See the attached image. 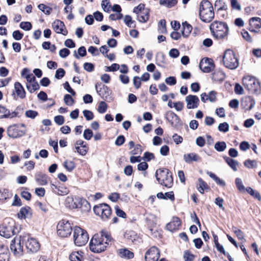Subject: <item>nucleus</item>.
<instances>
[{"label": "nucleus", "instance_id": "obj_53", "mask_svg": "<svg viewBox=\"0 0 261 261\" xmlns=\"http://www.w3.org/2000/svg\"><path fill=\"white\" fill-rule=\"evenodd\" d=\"M218 6H220V7L218 8V10H226L227 9V6L223 2L222 0H216L215 3V7H216Z\"/></svg>", "mask_w": 261, "mask_h": 261}, {"label": "nucleus", "instance_id": "obj_8", "mask_svg": "<svg viewBox=\"0 0 261 261\" xmlns=\"http://www.w3.org/2000/svg\"><path fill=\"white\" fill-rule=\"evenodd\" d=\"M89 240L87 232L80 227H75L73 232V240L75 245L83 246Z\"/></svg>", "mask_w": 261, "mask_h": 261}, {"label": "nucleus", "instance_id": "obj_60", "mask_svg": "<svg viewBox=\"0 0 261 261\" xmlns=\"http://www.w3.org/2000/svg\"><path fill=\"white\" fill-rule=\"evenodd\" d=\"M35 205L38 207L42 212L44 213H46L48 211V208H47L46 205L45 204L42 203L41 202L37 201L35 203Z\"/></svg>", "mask_w": 261, "mask_h": 261}, {"label": "nucleus", "instance_id": "obj_19", "mask_svg": "<svg viewBox=\"0 0 261 261\" xmlns=\"http://www.w3.org/2000/svg\"><path fill=\"white\" fill-rule=\"evenodd\" d=\"M14 90L12 94L14 97H15V94L20 99H23L25 97L26 93L22 86L19 82H15L14 86Z\"/></svg>", "mask_w": 261, "mask_h": 261}, {"label": "nucleus", "instance_id": "obj_18", "mask_svg": "<svg viewBox=\"0 0 261 261\" xmlns=\"http://www.w3.org/2000/svg\"><path fill=\"white\" fill-rule=\"evenodd\" d=\"M25 246L27 249L31 252H36L40 248L39 242L34 238L28 239Z\"/></svg>", "mask_w": 261, "mask_h": 261}, {"label": "nucleus", "instance_id": "obj_15", "mask_svg": "<svg viewBox=\"0 0 261 261\" xmlns=\"http://www.w3.org/2000/svg\"><path fill=\"white\" fill-rule=\"evenodd\" d=\"M187 108L188 109H194L198 108L199 103V98L193 95H189L185 98Z\"/></svg>", "mask_w": 261, "mask_h": 261}, {"label": "nucleus", "instance_id": "obj_61", "mask_svg": "<svg viewBox=\"0 0 261 261\" xmlns=\"http://www.w3.org/2000/svg\"><path fill=\"white\" fill-rule=\"evenodd\" d=\"M165 82L169 85L173 86L176 84V80L174 76H169L166 79Z\"/></svg>", "mask_w": 261, "mask_h": 261}, {"label": "nucleus", "instance_id": "obj_54", "mask_svg": "<svg viewBox=\"0 0 261 261\" xmlns=\"http://www.w3.org/2000/svg\"><path fill=\"white\" fill-rule=\"evenodd\" d=\"M83 113L87 120L89 121L93 119L94 115L93 113L91 111L85 110L83 111Z\"/></svg>", "mask_w": 261, "mask_h": 261}, {"label": "nucleus", "instance_id": "obj_20", "mask_svg": "<svg viewBox=\"0 0 261 261\" xmlns=\"http://www.w3.org/2000/svg\"><path fill=\"white\" fill-rule=\"evenodd\" d=\"M32 215V210L29 206L21 207L17 214L18 217L21 219L31 218Z\"/></svg>", "mask_w": 261, "mask_h": 261}, {"label": "nucleus", "instance_id": "obj_45", "mask_svg": "<svg viewBox=\"0 0 261 261\" xmlns=\"http://www.w3.org/2000/svg\"><path fill=\"white\" fill-rule=\"evenodd\" d=\"M257 162L255 160H247L244 162V165L248 168H253L257 166Z\"/></svg>", "mask_w": 261, "mask_h": 261}, {"label": "nucleus", "instance_id": "obj_46", "mask_svg": "<svg viewBox=\"0 0 261 261\" xmlns=\"http://www.w3.org/2000/svg\"><path fill=\"white\" fill-rule=\"evenodd\" d=\"M232 230L239 240H242L244 239V233L241 230L237 228V227H233Z\"/></svg>", "mask_w": 261, "mask_h": 261}, {"label": "nucleus", "instance_id": "obj_1", "mask_svg": "<svg viewBox=\"0 0 261 261\" xmlns=\"http://www.w3.org/2000/svg\"><path fill=\"white\" fill-rule=\"evenodd\" d=\"M112 241L110 234L105 231L95 234L90 242V249L95 253H100L105 251Z\"/></svg>", "mask_w": 261, "mask_h": 261}, {"label": "nucleus", "instance_id": "obj_34", "mask_svg": "<svg viewBox=\"0 0 261 261\" xmlns=\"http://www.w3.org/2000/svg\"><path fill=\"white\" fill-rule=\"evenodd\" d=\"M208 186L207 184L203 181L201 178H198V185L197 186V189L198 191L203 194L204 193V189H208Z\"/></svg>", "mask_w": 261, "mask_h": 261}, {"label": "nucleus", "instance_id": "obj_30", "mask_svg": "<svg viewBox=\"0 0 261 261\" xmlns=\"http://www.w3.org/2000/svg\"><path fill=\"white\" fill-rule=\"evenodd\" d=\"M137 14L138 20L140 22H145L148 20L149 14L148 9H143L142 11L140 12Z\"/></svg>", "mask_w": 261, "mask_h": 261}, {"label": "nucleus", "instance_id": "obj_38", "mask_svg": "<svg viewBox=\"0 0 261 261\" xmlns=\"http://www.w3.org/2000/svg\"><path fill=\"white\" fill-rule=\"evenodd\" d=\"M38 8L46 15H49L53 10L51 8L43 4H39L38 6Z\"/></svg>", "mask_w": 261, "mask_h": 261}, {"label": "nucleus", "instance_id": "obj_21", "mask_svg": "<svg viewBox=\"0 0 261 261\" xmlns=\"http://www.w3.org/2000/svg\"><path fill=\"white\" fill-rule=\"evenodd\" d=\"M180 225V221L177 217H173L172 220L166 225V228L170 231L177 230Z\"/></svg>", "mask_w": 261, "mask_h": 261}, {"label": "nucleus", "instance_id": "obj_58", "mask_svg": "<svg viewBox=\"0 0 261 261\" xmlns=\"http://www.w3.org/2000/svg\"><path fill=\"white\" fill-rule=\"evenodd\" d=\"M93 136V132L90 129H86L85 130L83 134L84 138L87 140L91 139Z\"/></svg>", "mask_w": 261, "mask_h": 261}, {"label": "nucleus", "instance_id": "obj_37", "mask_svg": "<svg viewBox=\"0 0 261 261\" xmlns=\"http://www.w3.org/2000/svg\"><path fill=\"white\" fill-rule=\"evenodd\" d=\"M215 149L219 152H222L226 148V144L224 141L217 142L214 146Z\"/></svg>", "mask_w": 261, "mask_h": 261}, {"label": "nucleus", "instance_id": "obj_47", "mask_svg": "<svg viewBox=\"0 0 261 261\" xmlns=\"http://www.w3.org/2000/svg\"><path fill=\"white\" fill-rule=\"evenodd\" d=\"M218 128L220 132L226 133L229 130V124L227 122L220 123Z\"/></svg>", "mask_w": 261, "mask_h": 261}, {"label": "nucleus", "instance_id": "obj_39", "mask_svg": "<svg viewBox=\"0 0 261 261\" xmlns=\"http://www.w3.org/2000/svg\"><path fill=\"white\" fill-rule=\"evenodd\" d=\"M177 0H160V3L168 8H171L175 5L177 3Z\"/></svg>", "mask_w": 261, "mask_h": 261}, {"label": "nucleus", "instance_id": "obj_28", "mask_svg": "<svg viewBox=\"0 0 261 261\" xmlns=\"http://www.w3.org/2000/svg\"><path fill=\"white\" fill-rule=\"evenodd\" d=\"M0 113L3 114L1 116V118H13L16 116L17 113L15 112L10 113L9 110L7 109L5 107L0 105Z\"/></svg>", "mask_w": 261, "mask_h": 261}, {"label": "nucleus", "instance_id": "obj_16", "mask_svg": "<svg viewBox=\"0 0 261 261\" xmlns=\"http://www.w3.org/2000/svg\"><path fill=\"white\" fill-rule=\"evenodd\" d=\"M249 28L250 32L258 33L261 28V18L259 17H252L249 20Z\"/></svg>", "mask_w": 261, "mask_h": 261}, {"label": "nucleus", "instance_id": "obj_50", "mask_svg": "<svg viewBox=\"0 0 261 261\" xmlns=\"http://www.w3.org/2000/svg\"><path fill=\"white\" fill-rule=\"evenodd\" d=\"M230 4L233 9L237 11L241 10V4L238 2V0H230Z\"/></svg>", "mask_w": 261, "mask_h": 261}, {"label": "nucleus", "instance_id": "obj_17", "mask_svg": "<svg viewBox=\"0 0 261 261\" xmlns=\"http://www.w3.org/2000/svg\"><path fill=\"white\" fill-rule=\"evenodd\" d=\"M53 30L58 34H62L63 35L67 34V31L65 28L64 23L60 20H56L52 24Z\"/></svg>", "mask_w": 261, "mask_h": 261}, {"label": "nucleus", "instance_id": "obj_32", "mask_svg": "<svg viewBox=\"0 0 261 261\" xmlns=\"http://www.w3.org/2000/svg\"><path fill=\"white\" fill-rule=\"evenodd\" d=\"M224 159L225 162L234 171H237L238 170V167L239 163L237 161L229 157H224Z\"/></svg>", "mask_w": 261, "mask_h": 261}, {"label": "nucleus", "instance_id": "obj_11", "mask_svg": "<svg viewBox=\"0 0 261 261\" xmlns=\"http://www.w3.org/2000/svg\"><path fill=\"white\" fill-rule=\"evenodd\" d=\"M10 249L17 257L23 254V245H21V237H16L14 238L10 244Z\"/></svg>", "mask_w": 261, "mask_h": 261}, {"label": "nucleus", "instance_id": "obj_10", "mask_svg": "<svg viewBox=\"0 0 261 261\" xmlns=\"http://www.w3.org/2000/svg\"><path fill=\"white\" fill-rule=\"evenodd\" d=\"M57 229L58 234L63 238L68 237L72 232L70 223L65 220H62L59 222Z\"/></svg>", "mask_w": 261, "mask_h": 261}, {"label": "nucleus", "instance_id": "obj_23", "mask_svg": "<svg viewBox=\"0 0 261 261\" xmlns=\"http://www.w3.org/2000/svg\"><path fill=\"white\" fill-rule=\"evenodd\" d=\"M117 253L119 257L124 259H132L134 256V254L127 248H121L117 250Z\"/></svg>", "mask_w": 261, "mask_h": 261}, {"label": "nucleus", "instance_id": "obj_44", "mask_svg": "<svg viewBox=\"0 0 261 261\" xmlns=\"http://www.w3.org/2000/svg\"><path fill=\"white\" fill-rule=\"evenodd\" d=\"M124 22L126 25L129 27H134L135 21L132 20V17L129 15H126L123 18Z\"/></svg>", "mask_w": 261, "mask_h": 261}, {"label": "nucleus", "instance_id": "obj_12", "mask_svg": "<svg viewBox=\"0 0 261 261\" xmlns=\"http://www.w3.org/2000/svg\"><path fill=\"white\" fill-rule=\"evenodd\" d=\"M7 133L8 136L12 138H20L25 134L24 130L20 129L19 126L16 124L9 126Z\"/></svg>", "mask_w": 261, "mask_h": 261}, {"label": "nucleus", "instance_id": "obj_26", "mask_svg": "<svg viewBox=\"0 0 261 261\" xmlns=\"http://www.w3.org/2000/svg\"><path fill=\"white\" fill-rule=\"evenodd\" d=\"M9 256L7 247L0 244V261H9Z\"/></svg>", "mask_w": 261, "mask_h": 261}, {"label": "nucleus", "instance_id": "obj_2", "mask_svg": "<svg viewBox=\"0 0 261 261\" xmlns=\"http://www.w3.org/2000/svg\"><path fill=\"white\" fill-rule=\"evenodd\" d=\"M210 30L213 36L216 39L223 40L227 39L229 29L225 23L215 21L211 24Z\"/></svg>", "mask_w": 261, "mask_h": 261}, {"label": "nucleus", "instance_id": "obj_35", "mask_svg": "<svg viewBox=\"0 0 261 261\" xmlns=\"http://www.w3.org/2000/svg\"><path fill=\"white\" fill-rule=\"evenodd\" d=\"M207 174L213 178L215 181L221 186L224 187L225 185V182L222 179L217 177L214 173L211 172H207Z\"/></svg>", "mask_w": 261, "mask_h": 261}, {"label": "nucleus", "instance_id": "obj_33", "mask_svg": "<svg viewBox=\"0 0 261 261\" xmlns=\"http://www.w3.org/2000/svg\"><path fill=\"white\" fill-rule=\"evenodd\" d=\"M182 35L184 37H187L191 32L192 27L186 21L182 23Z\"/></svg>", "mask_w": 261, "mask_h": 261}, {"label": "nucleus", "instance_id": "obj_22", "mask_svg": "<svg viewBox=\"0 0 261 261\" xmlns=\"http://www.w3.org/2000/svg\"><path fill=\"white\" fill-rule=\"evenodd\" d=\"M166 117L170 121L172 126H175L179 122V118L178 116L171 111L166 112Z\"/></svg>", "mask_w": 261, "mask_h": 261}, {"label": "nucleus", "instance_id": "obj_40", "mask_svg": "<svg viewBox=\"0 0 261 261\" xmlns=\"http://www.w3.org/2000/svg\"><path fill=\"white\" fill-rule=\"evenodd\" d=\"M69 259L71 261H81L83 256L79 252H74L70 255Z\"/></svg>", "mask_w": 261, "mask_h": 261}, {"label": "nucleus", "instance_id": "obj_59", "mask_svg": "<svg viewBox=\"0 0 261 261\" xmlns=\"http://www.w3.org/2000/svg\"><path fill=\"white\" fill-rule=\"evenodd\" d=\"M12 36L16 40H20L22 38L23 34L19 31L17 30L13 32Z\"/></svg>", "mask_w": 261, "mask_h": 261}, {"label": "nucleus", "instance_id": "obj_13", "mask_svg": "<svg viewBox=\"0 0 261 261\" xmlns=\"http://www.w3.org/2000/svg\"><path fill=\"white\" fill-rule=\"evenodd\" d=\"M199 66L203 72L208 73L214 69L215 64L212 59L204 58L201 60Z\"/></svg>", "mask_w": 261, "mask_h": 261}, {"label": "nucleus", "instance_id": "obj_9", "mask_svg": "<svg viewBox=\"0 0 261 261\" xmlns=\"http://www.w3.org/2000/svg\"><path fill=\"white\" fill-rule=\"evenodd\" d=\"M93 211L96 215L99 216L104 221L108 220L112 214L110 206L106 203L95 205L93 207Z\"/></svg>", "mask_w": 261, "mask_h": 261}, {"label": "nucleus", "instance_id": "obj_48", "mask_svg": "<svg viewBox=\"0 0 261 261\" xmlns=\"http://www.w3.org/2000/svg\"><path fill=\"white\" fill-rule=\"evenodd\" d=\"M159 30L161 33H164L166 32L165 20L161 19L160 20L159 22Z\"/></svg>", "mask_w": 261, "mask_h": 261}, {"label": "nucleus", "instance_id": "obj_3", "mask_svg": "<svg viewBox=\"0 0 261 261\" xmlns=\"http://www.w3.org/2000/svg\"><path fill=\"white\" fill-rule=\"evenodd\" d=\"M214 12L212 4L207 0H203L199 5V16L204 22H210L214 17Z\"/></svg>", "mask_w": 261, "mask_h": 261}, {"label": "nucleus", "instance_id": "obj_5", "mask_svg": "<svg viewBox=\"0 0 261 261\" xmlns=\"http://www.w3.org/2000/svg\"><path fill=\"white\" fill-rule=\"evenodd\" d=\"M223 62L224 66L230 69H234L239 66L238 59L233 50L227 49L224 53Z\"/></svg>", "mask_w": 261, "mask_h": 261}, {"label": "nucleus", "instance_id": "obj_7", "mask_svg": "<svg viewBox=\"0 0 261 261\" xmlns=\"http://www.w3.org/2000/svg\"><path fill=\"white\" fill-rule=\"evenodd\" d=\"M242 82L244 87L250 93H257L260 91V83L255 77L247 75L244 77Z\"/></svg>", "mask_w": 261, "mask_h": 261}, {"label": "nucleus", "instance_id": "obj_4", "mask_svg": "<svg viewBox=\"0 0 261 261\" xmlns=\"http://www.w3.org/2000/svg\"><path fill=\"white\" fill-rule=\"evenodd\" d=\"M155 177L159 183L167 188H170L173 184L171 173L168 169H159L155 172Z\"/></svg>", "mask_w": 261, "mask_h": 261}, {"label": "nucleus", "instance_id": "obj_27", "mask_svg": "<svg viewBox=\"0 0 261 261\" xmlns=\"http://www.w3.org/2000/svg\"><path fill=\"white\" fill-rule=\"evenodd\" d=\"M47 176L41 172H38L35 174V180L40 185H45L47 184Z\"/></svg>", "mask_w": 261, "mask_h": 261}, {"label": "nucleus", "instance_id": "obj_51", "mask_svg": "<svg viewBox=\"0 0 261 261\" xmlns=\"http://www.w3.org/2000/svg\"><path fill=\"white\" fill-rule=\"evenodd\" d=\"M195 256L189 251L185 252L184 258L185 261H193Z\"/></svg>", "mask_w": 261, "mask_h": 261}, {"label": "nucleus", "instance_id": "obj_36", "mask_svg": "<svg viewBox=\"0 0 261 261\" xmlns=\"http://www.w3.org/2000/svg\"><path fill=\"white\" fill-rule=\"evenodd\" d=\"M26 87L31 93H33L39 89V85L37 81L30 84L27 83Z\"/></svg>", "mask_w": 261, "mask_h": 261}, {"label": "nucleus", "instance_id": "obj_6", "mask_svg": "<svg viewBox=\"0 0 261 261\" xmlns=\"http://www.w3.org/2000/svg\"><path fill=\"white\" fill-rule=\"evenodd\" d=\"M15 222L12 219H9L0 225V235L9 238L16 234L17 229L15 227Z\"/></svg>", "mask_w": 261, "mask_h": 261}, {"label": "nucleus", "instance_id": "obj_43", "mask_svg": "<svg viewBox=\"0 0 261 261\" xmlns=\"http://www.w3.org/2000/svg\"><path fill=\"white\" fill-rule=\"evenodd\" d=\"M108 105L105 101H100L98 106L97 111L99 113L102 114L106 112Z\"/></svg>", "mask_w": 261, "mask_h": 261}, {"label": "nucleus", "instance_id": "obj_63", "mask_svg": "<svg viewBox=\"0 0 261 261\" xmlns=\"http://www.w3.org/2000/svg\"><path fill=\"white\" fill-rule=\"evenodd\" d=\"M223 202H224V200L222 198L218 197L215 199V204L216 205H217L223 211H224L225 208L223 206Z\"/></svg>", "mask_w": 261, "mask_h": 261}, {"label": "nucleus", "instance_id": "obj_42", "mask_svg": "<svg viewBox=\"0 0 261 261\" xmlns=\"http://www.w3.org/2000/svg\"><path fill=\"white\" fill-rule=\"evenodd\" d=\"M10 194L9 193L8 190L5 189H0V200H6L9 198Z\"/></svg>", "mask_w": 261, "mask_h": 261}, {"label": "nucleus", "instance_id": "obj_52", "mask_svg": "<svg viewBox=\"0 0 261 261\" xmlns=\"http://www.w3.org/2000/svg\"><path fill=\"white\" fill-rule=\"evenodd\" d=\"M101 7L106 12H109L111 10V5L109 0H103L101 3Z\"/></svg>", "mask_w": 261, "mask_h": 261}, {"label": "nucleus", "instance_id": "obj_31", "mask_svg": "<svg viewBox=\"0 0 261 261\" xmlns=\"http://www.w3.org/2000/svg\"><path fill=\"white\" fill-rule=\"evenodd\" d=\"M146 220L147 225L150 228V230L152 231V228L154 227L156 224V217L153 215H149L146 218Z\"/></svg>", "mask_w": 261, "mask_h": 261}, {"label": "nucleus", "instance_id": "obj_64", "mask_svg": "<svg viewBox=\"0 0 261 261\" xmlns=\"http://www.w3.org/2000/svg\"><path fill=\"white\" fill-rule=\"evenodd\" d=\"M70 54V51L69 49L65 48L61 49L59 51V56L63 58H65L67 57Z\"/></svg>", "mask_w": 261, "mask_h": 261}, {"label": "nucleus", "instance_id": "obj_57", "mask_svg": "<svg viewBox=\"0 0 261 261\" xmlns=\"http://www.w3.org/2000/svg\"><path fill=\"white\" fill-rule=\"evenodd\" d=\"M65 71L63 68H59L56 70L55 77L57 79H62L65 75Z\"/></svg>", "mask_w": 261, "mask_h": 261}, {"label": "nucleus", "instance_id": "obj_55", "mask_svg": "<svg viewBox=\"0 0 261 261\" xmlns=\"http://www.w3.org/2000/svg\"><path fill=\"white\" fill-rule=\"evenodd\" d=\"M236 185L237 187L240 191H244L245 190V187L244 186L241 179L237 178L236 179Z\"/></svg>", "mask_w": 261, "mask_h": 261}, {"label": "nucleus", "instance_id": "obj_49", "mask_svg": "<svg viewBox=\"0 0 261 261\" xmlns=\"http://www.w3.org/2000/svg\"><path fill=\"white\" fill-rule=\"evenodd\" d=\"M20 28L25 31H29L32 29V25L30 22H21L20 23Z\"/></svg>", "mask_w": 261, "mask_h": 261}, {"label": "nucleus", "instance_id": "obj_25", "mask_svg": "<svg viewBox=\"0 0 261 261\" xmlns=\"http://www.w3.org/2000/svg\"><path fill=\"white\" fill-rule=\"evenodd\" d=\"M184 159L187 163L189 164L191 163L193 161L198 162L201 160L200 157L198 154L194 153L185 154L184 155Z\"/></svg>", "mask_w": 261, "mask_h": 261}, {"label": "nucleus", "instance_id": "obj_41", "mask_svg": "<svg viewBox=\"0 0 261 261\" xmlns=\"http://www.w3.org/2000/svg\"><path fill=\"white\" fill-rule=\"evenodd\" d=\"M64 166L68 171H72L75 168V164L71 161H65L64 163Z\"/></svg>", "mask_w": 261, "mask_h": 261}, {"label": "nucleus", "instance_id": "obj_62", "mask_svg": "<svg viewBox=\"0 0 261 261\" xmlns=\"http://www.w3.org/2000/svg\"><path fill=\"white\" fill-rule=\"evenodd\" d=\"M25 115L26 117L33 119L37 116L38 113L35 111L28 110L25 112Z\"/></svg>", "mask_w": 261, "mask_h": 261}, {"label": "nucleus", "instance_id": "obj_24", "mask_svg": "<svg viewBox=\"0 0 261 261\" xmlns=\"http://www.w3.org/2000/svg\"><path fill=\"white\" fill-rule=\"evenodd\" d=\"M77 201L78 200L77 199H74L73 196H68L65 199V204L66 206L69 208H76L78 207Z\"/></svg>", "mask_w": 261, "mask_h": 261}, {"label": "nucleus", "instance_id": "obj_14", "mask_svg": "<svg viewBox=\"0 0 261 261\" xmlns=\"http://www.w3.org/2000/svg\"><path fill=\"white\" fill-rule=\"evenodd\" d=\"M160 257V251L155 246L151 247L145 253V261H158Z\"/></svg>", "mask_w": 261, "mask_h": 261}, {"label": "nucleus", "instance_id": "obj_29", "mask_svg": "<svg viewBox=\"0 0 261 261\" xmlns=\"http://www.w3.org/2000/svg\"><path fill=\"white\" fill-rule=\"evenodd\" d=\"M226 75L224 72L220 69L216 70L212 74V80L217 81H223L225 79Z\"/></svg>", "mask_w": 261, "mask_h": 261}, {"label": "nucleus", "instance_id": "obj_56", "mask_svg": "<svg viewBox=\"0 0 261 261\" xmlns=\"http://www.w3.org/2000/svg\"><path fill=\"white\" fill-rule=\"evenodd\" d=\"M64 100L65 103L68 106H72L74 102L73 98L69 94H66L64 96Z\"/></svg>", "mask_w": 261, "mask_h": 261}]
</instances>
